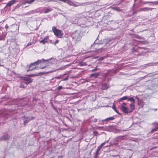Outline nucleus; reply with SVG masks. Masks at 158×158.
Returning <instances> with one entry per match:
<instances>
[{
  "label": "nucleus",
  "mask_w": 158,
  "mask_h": 158,
  "mask_svg": "<svg viewBox=\"0 0 158 158\" xmlns=\"http://www.w3.org/2000/svg\"><path fill=\"white\" fill-rule=\"evenodd\" d=\"M134 103H131L130 104V109L127 107L121 105L120 109L121 110L125 113H131L135 109Z\"/></svg>",
  "instance_id": "nucleus-1"
},
{
  "label": "nucleus",
  "mask_w": 158,
  "mask_h": 158,
  "mask_svg": "<svg viewBox=\"0 0 158 158\" xmlns=\"http://www.w3.org/2000/svg\"><path fill=\"white\" fill-rule=\"evenodd\" d=\"M52 31L54 33V35L59 38H61L62 35H63L62 31L60 30L56 29L55 27H52Z\"/></svg>",
  "instance_id": "nucleus-2"
},
{
  "label": "nucleus",
  "mask_w": 158,
  "mask_h": 158,
  "mask_svg": "<svg viewBox=\"0 0 158 158\" xmlns=\"http://www.w3.org/2000/svg\"><path fill=\"white\" fill-rule=\"evenodd\" d=\"M80 32L79 31H76L73 32L71 35L73 39L77 41H78L81 39V36L80 35Z\"/></svg>",
  "instance_id": "nucleus-3"
},
{
  "label": "nucleus",
  "mask_w": 158,
  "mask_h": 158,
  "mask_svg": "<svg viewBox=\"0 0 158 158\" xmlns=\"http://www.w3.org/2000/svg\"><path fill=\"white\" fill-rule=\"evenodd\" d=\"M44 61V60H38L36 62L30 64L29 66V69L28 70H27V71L28 72L29 70H32L36 69L35 65L39 64V63H41L42 61Z\"/></svg>",
  "instance_id": "nucleus-4"
},
{
  "label": "nucleus",
  "mask_w": 158,
  "mask_h": 158,
  "mask_svg": "<svg viewBox=\"0 0 158 158\" xmlns=\"http://www.w3.org/2000/svg\"><path fill=\"white\" fill-rule=\"evenodd\" d=\"M23 80L24 81L23 83L26 84H28L32 82L33 81L32 79L27 77H23Z\"/></svg>",
  "instance_id": "nucleus-5"
},
{
  "label": "nucleus",
  "mask_w": 158,
  "mask_h": 158,
  "mask_svg": "<svg viewBox=\"0 0 158 158\" xmlns=\"http://www.w3.org/2000/svg\"><path fill=\"white\" fill-rule=\"evenodd\" d=\"M67 3L70 6H73L75 7L78 6L80 5L79 3L76 2H72L69 0H68Z\"/></svg>",
  "instance_id": "nucleus-6"
},
{
  "label": "nucleus",
  "mask_w": 158,
  "mask_h": 158,
  "mask_svg": "<svg viewBox=\"0 0 158 158\" xmlns=\"http://www.w3.org/2000/svg\"><path fill=\"white\" fill-rule=\"evenodd\" d=\"M52 10L51 9L44 7L42 8V11L41 13L46 14L51 12Z\"/></svg>",
  "instance_id": "nucleus-7"
},
{
  "label": "nucleus",
  "mask_w": 158,
  "mask_h": 158,
  "mask_svg": "<svg viewBox=\"0 0 158 158\" xmlns=\"http://www.w3.org/2000/svg\"><path fill=\"white\" fill-rule=\"evenodd\" d=\"M18 0H12L9 2L6 6V7H10L17 2Z\"/></svg>",
  "instance_id": "nucleus-8"
},
{
  "label": "nucleus",
  "mask_w": 158,
  "mask_h": 158,
  "mask_svg": "<svg viewBox=\"0 0 158 158\" xmlns=\"http://www.w3.org/2000/svg\"><path fill=\"white\" fill-rule=\"evenodd\" d=\"M49 38L48 36L47 35L42 40L40 41V43H42L44 44H45L47 42V40Z\"/></svg>",
  "instance_id": "nucleus-9"
},
{
  "label": "nucleus",
  "mask_w": 158,
  "mask_h": 158,
  "mask_svg": "<svg viewBox=\"0 0 158 158\" xmlns=\"http://www.w3.org/2000/svg\"><path fill=\"white\" fill-rule=\"evenodd\" d=\"M109 87V86L106 84L105 83L102 85L101 89L103 90H106Z\"/></svg>",
  "instance_id": "nucleus-10"
},
{
  "label": "nucleus",
  "mask_w": 158,
  "mask_h": 158,
  "mask_svg": "<svg viewBox=\"0 0 158 158\" xmlns=\"http://www.w3.org/2000/svg\"><path fill=\"white\" fill-rule=\"evenodd\" d=\"M153 124L156 126L157 127H156L155 128L153 129L152 130V132H153L155 131H157L158 130V123H153Z\"/></svg>",
  "instance_id": "nucleus-11"
},
{
  "label": "nucleus",
  "mask_w": 158,
  "mask_h": 158,
  "mask_svg": "<svg viewBox=\"0 0 158 158\" xmlns=\"http://www.w3.org/2000/svg\"><path fill=\"white\" fill-rule=\"evenodd\" d=\"M41 74V73H35L30 74L28 76L30 77H34L38 76L39 75H40Z\"/></svg>",
  "instance_id": "nucleus-12"
},
{
  "label": "nucleus",
  "mask_w": 158,
  "mask_h": 158,
  "mask_svg": "<svg viewBox=\"0 0 158 158\" xmlns=\"http://www.w3.org/2000/svg\"><path fill=\"white\" fill-rule=\"evenodd\" d=\"M10 136L8 135H6L2 136V140H6L8 139Z\"/></svg>",
  "instance_id": "nucleus-13"
},
{
  "label": "nucleus",
  "mask_w": 158,
  "mask_h": 158,
  "mask_svg": "<svg viewBox=\"0 0 158 158\" xmlns=\"http://www.w3.org/2000/svg\"><path fill=\"white\" fill-rule=\"evenodd\" d=\"M114 117H108L106 119H105V120H104V121H109V120H112L114 119Z\"/></svg>",
  "instance_id": "nucleus-14"
},
{
  "label": "nucleus",
  "mask_w": 158,
  "mask_h": 158,
  "mask_svg": "<svg viewBox=\"0 0 158 158\" xmlns=\"http://www.w3.org/2000/svg\"><path fill=\"white\" fill-rule=\"evenodd\" d=\"M101 148H102L100 146H99V147H98L97 148V150L96 151V154H95L96 156H98V155L99 152V150L101 149Z\"/></svg>",
  "instance_id": "nucleus-15"
},
{
  "label": "nucleus",
  "mask_w": 158,
  "mask_h": 158,
  "mask_svg": "<svg viewBox=\"0 0 158 158\" xmlns=\"http://www.w3.org/2000/svg\"><path fill=\"white\" fill-rule=\"evenodd\" d=\"M128 101H131L133 102V103H134L135 102V101L134 98L132 97H130V98H128Z\"/></svg>",
  "instance_id": "nucleus-16"
},
{
  "label": "nucleus",
  "mask_w": 158,
  "mask_h": 158,
  "mask_svg": "<svg viewBox=\"0 0 158 158\" xmlns=\"http://www.w3.org/2000/svg\"><path fill=\"white\" fill-rule=\"evenodd\" d=\"M148 10V8H142L139 11H146V10Z\"/></svg>",
  "instance_id": "nucleus-17"
},
{
  "label": "nucleus",
  "mask_w": 158,
  "mask_h": 158,
  "mask_svg": "<svg viewBox=\"0 0 158 158\" xmlns=\"http://www.w3.org/2000/svg\"><path fill=\"white\" fill-rule=\"evenodd\" d=\"M35 0H28L26 2V3H27L28 4H31Z\"/></svg>",
  "instance_id": "nucleus-18"
},
{
  "label": "nucleus",
  "mask_w": 158,
  "mask_h": 158,
  "mask_svg": "<svg viewBox=\"0 0 158 158\" xmlns=\"http://www.w3.org/2000/svg\"><path fill=\"white\" fill-rule=\"evenodd\" d=\"M112 108L118 114V111L117 110H116V109L115 107V105H113V106L112 107Z\"/></svg>",
  "instance_id": "nucleus-19"
},
{
  "label": "nucleus",
  "mask_w": 158,
  "mask_h": 158,
  "mask_svg": "<svg viewBox=\"0 0 158 158\" xmlns=\"http://www.w3.org/2000/svg\"><path fill=\"white\" fill-rule=\"evenodd\" d=\"M128 98V97L126 96H124L122 97V99H123V100H127V99Z\"/></svg>",
  "instance_id": "nucleus-20"
},
{
  "label": "nucleus",
  "mask_w": 158,
  "mask_h": 158,
  "mask_svg": "<svg viewBox=\"0 0 158 158\" xmlns=\"http://www.w3.org/2000/svg\"><path fill=\"white\" fill-rule=\"evenodd\" d=\"M68 77H69V76H68L67 77H66L65 78L63 79L61 81H65L67 80H68Z\"/></svg>",
  "instance_id": "nucleus-21"
},
{
  "label": "nucleus",
  "mask_w": 158,
  "mask_h": 158,
  "mask_svg": "<svg viewBox=\"0 0 158 158\" xmlns=\"http://www.w3.org/2000/svg\"><path fill=\"white\" fill-rule=\"evenodd\" d=\"M62 88H63V87L62 86H60L58 87L57 89L58 90H61V89H62Z\"/></svg>",
  "instance_id": "nucleus-22"
},
{
  "label": "nucleus",
  "mask_w": 158,
  "mask_h": 158,
  "mask_svg": "<svg viewBox=\"0 0 158 158\" xmlns=\"http://www.w3.org/2000/svg\"><path fill=\"white\" fill-rule=\"evenodd\" d=\"M81 64L82 66H85L86 65V63L85 62H82L81 63Z\"/></svg>",
  "instance_id": "nucleus-23"
},
{
  "label": "nucleus",
  "mask_w": 158,
  "mask_h": 158,
  "mask_svg": "<svg viewBox=\"0 0 158 158\" xmlns=\"http://www.w3.org/2000/svg\"><path fill=\"white\" fill-rule=\"evenodd\" d=\"M105 143V142L102 143H101V144L100 146L101 148H102L104 145Z\"/></svg>",
  "instance_id": "nucleus-24"
},
{
  "label": "nucleus",
  "mask_w": 158,
  "mask_h": 158,
  "mask_svg": "<svg viewBox=\"0 0 158 158\" xmlns=\"http://www.w3.org/2000/svg\"><path fill=\"white\" fill-rule=\"evenodd\" d=\"M34 44V43L33 42H32L31 43H29L28 44H27V46H29V45H31L32 44Z\"/></svg>",
  "instance_id": "nucleus-25"
},
{
  "label": "nucleus",
  "mask_w": 158,
  "mask_h": 158,
  "mask_svg": "<svg viewBox=\"0 0 158 158\" xmlns=\"http://www.w3.org/2000/svg\"><path fill=\"white\" fill-rule=\"evenodd\" d=\"M59 1H61L63 2L67 3L68 0H59Z\"/></svg>",
  "instance_id": "nucleus-26"
},
{
  "label": "nucleus",
  "mask_w": 158,
  "mask_h": 158,
  "mask_svg": "<svg viewBox=\"0 0 158 158\" xmlns=\"http://www.w3.org/2000/svg\"><path fill=\"white\" fill-rule=\"evenodd\" d=\"M59 42V40H56V41L55 42V44H56L58 43Z\"/></svg>",
  "instance_id": "nucleus-27"
},
{
  "label": "nucleus",
  "mask_w": 158,
  "mask_h": 158,
  "mask_svg": "<svg viewBox=\"0 0 158 158\" xmlns=\"http://www.w3.org/2000/svg\"><path fill=\"white\" fill-rule=\"evenodd\" d=\"M122 100H123V99H122V98H120V99L119 100V101L120 102Z\"/></svg>",
  "instance_id": "nucleus-28"
},
{
  "label": "nucleus",
  "mask_w": 158,
  "mask_h": 158,
  "mask_svg": "<svg viewBox=\"0 0 158 158\" xmlns=\"http://www.w3.org/2000/svg\"><path fill=\"white\" fill-rule=\"evenodd\" d=\"M97 69V68H95V69H93L92 70H91V71H92L93 72V71H96Z\"/></svg>",
  "instance_id": "nucleus-29"
},
{
  "label": "nucleus",
  "mask_w": 158,
  "mask_h": 158,
  "mask_svg": "<svg viewBox=\"0 0 158 158\" xmlns=\"http://www.w3.org/2000/svg\"><path fill=\"white\" fill-rule=\"evenodd\" d=\"M135 98H136V99H137V100H138V101H139V98L137 96H136V97H135Z\"/></svg>",
  "instance_id": "nucleus-30"
},
{
  "label": "nucleus",
  "mask_w": 158,
  "mask_h": 158,
  "mask_svg": "<svg viewBox=\"0 0 158 158\" xmlns=\"http://www.w3.org/2000/svg\"><path fill=\"white\" fill-rule=\"evenodd\" d=\"M126 105L127 104L126 103H123L122 105H123V106H124Z\"/></svg>",
  "instance_id": "nucleus-31"
},
{
  "label": "nucleus",
  "mask_w": 158,
  "mask_h": 158,
  "mask_svg": "<svg viewBox=\"0 0 158 158\" xmlns=\"http://www.w3.org/2000/svg\"><path fill=\"white\" fill-rule=\"evenodd\" d=\"M97 119L94 118L93 121L94 122H96L97 121Z\"/></svg>",
  "instance_id": "nucleus-32"
},
{
  "label": "nucleus",
  "mask_w": 158,
  "mask_h": 158,
  "mask_svg": "<svg viewBox=\"0 0 158 158\" xmlns=\"http://www.w3.org/2000/svg\"><path fill=\"white\" fill-rule=\"evenodd\" d=\"M154 3L156 4H158V1H155Z\"/></svg>",
  "instance_id": "nucleus-33"
},
{
  "label": "nucleus",
  "mask_w": 158,
  "mask_h": 158,
  "mask_svg": "<svg viewBox=\"0 0 158 158\" xmlns=\"http://www.w3.org/2000/svg\"><path fill=\"white\" fill-rule=\"evenodd\" d=\"M56 78L59 79L60 78V77H56Z\"/></svg>",
  "instance_id": "nucleus-34"
},
{
  "label": "nucleus",
  "mask_w": 158,
  "mask_h": 158,
  "mask_svg": "<svg viewBox=\"0 0 158 158\" xmlns=\"http://www.w3.org/2000/svg\"><path fill=\"white\" fill-rule=\"evenodd\" d=\"M21 87L24 88V86H23L22 84H21Z\"/></svg>",
  "instance_id": "nucleus-35"
},
{
  "label": "nucleus",
  "mask_w": 158,
  "mask_h": 158,
  "mask_svg": "<svg viewBox=\"0 0 158 158\" xmlns=\"http://www.w3.org/2000/svg\"><path fill=\"white\" fill-rule=\"evenodd\" d=\"M27 120H26L24 121V123H27Z\"/></svg>",
  "instance_id": "nucleus-36"
},
{
  "label": "nucleus",
  "mask_w": 158,
  "mask_h": 158,
  "mask_svg": "<svg viewBox=\"0 0 158 158\" xmlns=\"http://www.w3.org/2000/svg\"><path fill=\"white\" fill-rule=\"evenodd\" d=\"M55 71H56V70L53 71H51V72H53Z\"/></svg>",
  "instance_id": "nucleus-37"
},
{
  "label": "nucleus",
  "mask_w": 158,
  "mask_h": 158,
  "mask_svg": "<svg viewBox=\"0 0 158 158\" xmlns=\"http://www.w3.org/2000/svg\"><path fill=\"white\" fill-rule=\"evenodd\" d=\"M148 2H145V3H148Z\"/></svg>",
  "instance_id": "nucleus-38"
},
{
  "label": "nucleus",
  "mask_w": 158,
  "mask_h": 158,
  "mask_svg": "<svg viewBox=\"0 0 158 158\" xmlns=\"http://www.w3.org/2000/svg\"><path fill=\"white\" fill-rule=\"evenodd\" d=\"M33 117H32V119H33Z\"/></svg>",
  "instance_id": "nucleus-39"
}]
</instances>
